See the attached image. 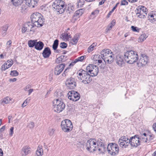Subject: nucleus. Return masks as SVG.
<instances>
[{
    "mask_svg": "<svg viewBox=\"0 0 156 156\" xmlns=\"http://www.w3.org/2000/svg\"><path fill=\"white\" fill-rule=\"evenodd\" d=\"M55 131V129H50L49 130V134L50 136L53 135Z\"/></svg>",
    "mask_w": 156,
    "mask_h": 156,
    "instance_id": "nucleus-48",
    "label": "nucleus"
},
{
    "mask_svg": "<svg viewBox=\"0 0 156 156\" xmlns=\"http://www.w3.org/2000/svg\"><path fill=\"white\" fill-rule=\"evenodd\" d=\"M13 129H14L13 127H11L10 129L9 135L11 136H12V135L13 133Z\"/></svg>",
    "mask_w": 156,
    "mask_h": 156,
    "instance_id": "nucleus-53",
    "label": "nucleus"
},
{
    "mask_svg": "<svg viewBox=\"0 0 156 156\" xmlns=\"http://www.w3.org/2000/svg\"><path fill=\"white\" fill-rule=\"evenodd\" d=\"M131 28L132 30L134 32H139V29L137 27H135L132 26L131 27Z\"/></svg>",
    "mask_w": 156,
    "mask_h": 156,
    "instance_id": "nucleus-43",
    "label": "nucleus"
},
{
    "mask_svg": "<svg viewBox=\"0 0 156 156\" xmlns=\"http://www.w3.org/2000/svg\"><path fill=\"white\" fill-rule=\"evenodd\" d=\"M23 0H12L14 5L16 7L19 6L23 3Z\"/></svg>",
    "mask_w": 156,
    "mask_h": 156,
    "instance_id": "nucleus-29",
    "label": "nucleus"
},
{
    "mask_svg": "<svg viewBox=\"0 0 156 156\" xmlns=\"http://www.w3.org/2000/svg\"><path fill=\"white\" fill-rule=\"evenodd\" d=\"M66 85L67 87L69 89H74L76 86V83L75 79L71 77L66 80Z\"/></svg>",
    "mask_w": 156,
    "mask_h": 156,
    "instance_id": "nucleus-15",
    "label": "nucleus"
},
{
    "mask_svg": "<svg viewBox=\"0 0 156 156\" xmlns=\"http://www.w3.org/2000/svg\"><path fill=\"white\" fill-rule=\"evenodd\" d=\"M148 18L151 23H154L156 21V14L153 12L148 14Z\"/></svg>",
    "mask_w": 156,
    "mask_h": 156,
    "instance_id": "nucleus-24",
    "label": "nucleus"
},
{
    "mask_svg": "<svg viewBox=\"0 0 156 156\" xmlns=\"http://www.w3.org/2000/svg\"><path fill=\"white\" fill-rule=\"evenodd\" d=\"M147 9L144 6L140 5L138 6L136 11V15L140 18H144L147 14Z\"/></svg>",
    "mask_w": 156,
    "mask_h": 156,
    "instance_id": "nucleus-10",
    "label": "nucleus"
},
{
    "mask_svg": "<svg viewBox=\"0 0 156 156\" xmlns=\"http://www.w3.org/2000/svg\"><path fill=\"white\" fill-rule=\"evenodd\" d=\"M102 57L99 55H93L92 57V58L93 61V62L95 64L97 63H101L102 62Z\"/></svg>",
    "mask_w": 156,
    "mask_h": 156,
    "instance_id": "nucleus-22",
    "label": "nucleus"
},
{
    "mask_svg": "<svg viewBox=\"0 0 156 156\" xmlns=\"http://www.w3.org/2000/svg\"><path fill=\"white\" fill-rule=\"evenodd\" d=\"M124 57L126 62L132 64L136 61L138 58L137 52L133 51H128L124 53Z\"/></svg>",
    "mask_w": 156,
    "mask_h": 156,
    "instance_id": "nucleus-3",
    "label": "nucleus"
},
{
    "mask_svg": "<svg viewBox=\"0 0 156 156\" xmlns=\"http://www.w3.org/2000/svg\"><path fill=\"white\" fill-rule=\"evenodd\" d=\"M60 47L62 48H66L67 47V44L65 42H62L60 44Z\"/></svg>",
    "mask_w": 156,
    "mask_h": 156,
    "instance_id": "nucleus-47",
    "label": "nucleus"
},
{
    "mask_svg": "<svg viewBox=\"0 0 156 156\" xmlns=\"http://www.w3.org/2000/svg\"><path fill=\"white\" fill-rule=\"evenodd\" d=\"M68 98L73 101H76L80 98V95L78 92L74 90L69 92L68 93Z\"/></svg>",
    "mask_w": 156,
    "mask_h": 156,
    "instance_id": "nucleus-13",
    "label": "nucleus"
},
{
    "mask_svg": "<svg viewBox=\"0 0 156 156\" xmlns=\"http://www.w3.org/2000/svg\"><path fill=\"white\" fill-rule=\"evenodd\" d=\"M116 63L120 67H122L124 66V62L123 61V58L120 55H117L116 58Z\"/></svg>",
    "mask_w": 156,
    "mask_h": 156,
    "instance_id": "nucleus-21",
    "label": "nucleus"
},
{
    "mask_svg": "<svg viewBox=\"0 0 156 156\" xmlns=\"http://www.w3.org/2000/svg\"><path fill=\"white\" fill-rule=\"evenodd\" d=\"M26 4L31 8L36 6L38 0H25Z\"/></svg>",
    "mask_w": 156,
    "mask_h": 156,
    "instance_id": "nucleus-20",
    "label": "nucleus"
},
{
    "mask_svg": "<svg viewBox=\"0 0 156 156\" xmlns=\"http://www.w3.org/2000/svg\"><path fill=\"white\" fill-rule=\"evenodd\" d=\"M34 126V123L33 122H30L28 124L27 126L30 129H33Z\"/></svg>",
    "mask_w": 156,
    "mask_h": 156,
    "instance_id": "nucleus-46",
    "label": "nucleus"
},
{
    "mask_svg": "<svg viewBox=\"0 0 156 156\" xmlns=\"http://www.w3.org/2000/svg\"><path fill=\"white\" fill-rule=\"evenodd\" d=\"M107 149L110 154L112 155H115L119 153V147L117 144L112 143L108 145Z\"/></svg>",
    "mask_w": 156,
    "mask_h": 156,
    "instance_id": "nucleus-9",
    "label": "nucleus"
},
{
    "mask_svg": "<svg viewBox=\"0 0 156 156\" xmlns=\"http://www.w3.org/2000/svg\"><path fill=\"white\" fill-rule=\"evenodd\" d=\"M79 36L77 34H76L74 36L72 40L71 43L73 44H76L78 42Z\"/></svg>",
    "mask_w": 156,
    "mask_h": 156,
    "instance_id": "nucleus-30",
    "label": "nucleus"
},
{
    "mask_svg": "<svg viewBox=\"0 0 156 156\" xmlns=\"http://www.w3.org/2000/svg\"><path fill=\"white\" fill-rule=\"evenodd\" d=\"M1 33L3 37H4L6 34V31L2 30Z\"/></svg>",
    "mask_w": 156,
    "mask_h": 156,
    "instance_id": "nucleus-57",
    "label": "nucleus"
},
{
    "mask_svg": "<svg viewBox=\"0 0 156 156\" xmlns=\"http://www.w3.org/2000/svg\"><path fill=\"white\" fill-rule=\"evenodd\" d=\"M51 54V52L49 47L45 48L43 51L42 54L44 58H48Z\"/></svg>",
    "mask_w": 156,
    "mask_h": 156,
    "instance_id": "nucleus-23",
    "label": "nucleus"
},
{
    "mask_svg": "<svg viewBox=\"0 0 156 156\" xmlns=\"http://www.w3.org/2000/svg\"><path fill=\"white\" fill-rule=\"evenodd\" d=\"M85 58V55L81 56L75 59L76 61L77 62H78V61H82L84 60V58Z\"/></svg>",
    "mask_w": 156,
    "mask_h": 156,
    "instance_id": "nucleus-42",
    "label": "nucleus"
},
{
    "mask_svg": "<svg viewBox=\"0 0 156 156\" xmlns=\"http://www.w3.org/2000/svg\"><path fill=\"white\" fill-rule=\"evenodd\" d=\"M148 61V57L145 54H142L137 61V64L139 67H142L147 64Z\"/></svg>",
    "mask_w": 156,
    "mask_h": 156,
    "instance_id": "nucleus-16",
    "label": "nucleus"
},
{
    "mask_svg": "<svg viewBox=\"0 0 156 156\" xmlns=\"http://www.w3.org/2000/svg\"><path fill=\"white\" fill-rule=\"evenodd\" d=\"M12 41L11 40H9L6 43V48L7 49H9L10 47L11 46Z\"/></svg>",
    "mask_w": 156,
    "mask_h": 156,
    "instance_id": "nucleus-44",
    "label": "nucleus"
},
{
    "mask_svg": "<svg viewBox=\"0 0 156 156\" xmlns=\"http://www.w3.org/2000/svg\"><path fill=\"white\" fill-rule=\"evenodd\" d=\"M61 127L64 132H69L72 130L73 125L70 120L66 119L62 122Z\"/></svg>",
    "mask_w": 156,
    "mask_h": 156,
    "instance_id": "nucleus-8",
    "label": "nucleus"
},
{
    "mask_svg": "<svg viewBox=\"0 0 156 156\" xmlns=\"http://www.w3.org/2000/svg\"><path fill=\"white\" fill-rule=\"evenodd\" d=\"M97 44L96 43H93L87 49V51L88 52L90 53L92 51L95 47L96 46Z\"/></svg>",
    "mask_w": 156,
    "mask_h": 156,
    "instance_id": "nucleus-36",
    "label": "nucleus"
},
{
    "mask_svg": "<svg viewBox=\"0 0 156 156\" xmlns=\"http://www.w3.org/2000/svg\"><path fill=\"white\" fill-rule=\"evenodd\" d=\"M37 42V40H29L28 41V44L30 47H33L35 45Z\"/></svg>",
    "mask_w": 156,
    "mask_h": 156,
    "instance_id": "nucleus-34",
    "label": "nucleus"
},
{
    "mask_svg": "<svg viewBox=\"0 0 156 156\" xmlns=\"http://www.w3.org/2000/svg\"><path fill=\"white\" fill-rule=\"evenodd\" d=\"M31 86L30 85L28 84L24 88V90L26 91H27L28 90L30 87Z\"/></svg>",
    "mask_w": 156,
    "mask_h": 156,
    "instance_id": "nucleus-55",
    "label": "nucleus"
},
{
    "mask_svg": "<svg viewBox=\"0 0 156 156\" xmlns=\"http://www.w3.org/2000/svg\"><path fill=\"white\" fill-rule=\"evenodd\" d=\"M84 10L83 9H80L77 10L74 13L75 16L79 17L81 16L83 13Z\"/></svg>",
    "mask_w": 156,
    "mask_h": 156,
    "instance_id": "nucleus-33",
    "label": "nucleus"
},
{
    "mask_svg": "<svg viewBox=\"0 0 156 156\" xmlns=\"http://www.w3.org/2000/svg\"><path fill=\"white\" fill-rule=\"evenodd\" d=\"M58 41L56 39L55 40L54 42V43L52 45V48L54 50H55L57 49L58 45Z\"/></svg>",
    "mask_w": 156,
    "mask_h": 156,
    "instance_id": "nucleus-37",
    "label": "nucleus"
},
{
    "mask_svg": "<svg viewBox=\"0 0 156 156\" xmlns=\"http://www.w3.org/2000/svg\"><path fill=\"white\" fill-rule=\"evenodd\" d=\"M119 4V3H117L115 5L113 8L110 11L109 13L108 14L107 16L108 17H109V16L112 13V12L114 11L116 9V7L117 6V5Z\"/></svg>",
    "mask_w": 156,
    "mask_h": 156,
    "instance_id": "nucleus-40",
    "label": "nucleus"
},
{
    "mask_svg": "<svg viewBox=\"0 0 156 156\" xmlns=\"http://www.w3.org/2000/svg\"><path fill=\"white\" fill-rule=\"evenodd\" d=\"M25 24H26V27H27L30 31L34 32V30H32V29L35 26L34 25L33 22H28L25 23Z\"/></svg>",
    "mask_w": 156,
    "mask_h": 156,
    "instance_id": "nucleus-28",
    "label": "nucleus"
},
{
    "mask_svg": "<svg viewBox=\"0 0 156 156\" xmlns=\"http://www.w3.org/2000/svg\"><path fill=\"white\" fill-rule=\"evenodd\" d=\"M55 62L57 64H59L61 62H62V58H61V56L58 57L56 58L55 60Z\"/></svg>",
    "mask_w": 156,
    "mask_h": 156,
    "instance_id": "nucleus-45",
    "label": "nucleus"
},
{
    "mask_svg": "<svg viewBox=\"0 0 156 156\" xmlns=\"http://www.w3.org/2000/svg\"><path fill=\"white\" fill-rule=\"evenodd\" d=\"M153 128L155 131L156 132V123L153 126Z\"/></svg>",
    "mask_w": 156,
    "mask_h": 156,
    "instance_id": "nucleus-63",
    "label": "nucleus"
},
{
    "mask_svg": "<svg viewBox=\"0 0 156 156\" xmlns=\"http://www.w3.org/2000/svg\"><path fill=\"white\" fill-rule=\"evenodd\" d=\"M72 109V108L71 107L69 106L67 107L66 110L68 114H69L70 113V112L71 111Z\"/></svg>",
    "mask_w": 156,
    "mask_h": 156,
    "instance_id": "nucleus-56",
    "label": "nucleus"
},
{
    "mask_svg": "<svg viewBox=\"0 0 156 156\" xmlns=\"http://www.w3.org/2000/svg\"><path fill=\"white\" fill-rule=\"evenodd\" d=\"M118 144L120 147L126 148L130 144V139L126 136H122L119 139Z\"/></svg>",
    "mask_w": 156,
    "mask_h": 156,
    "instance_id": "nucleus-12",
    "label": "nucleus"
},
{
    "mask_svg": "<svg viewBox=\"0 0 156 156\" xmlns=\"http://www.w3.org/2000/svg\"><path fill=\"white\" fill-rule=\"evenodd\" d=\"M10 100L11 99L9 97H6L2 100L1 104L3 105L8 104L10 102Z\"/></svg>",
    "mask_w": 156,
    "mask_h": 156,
    "instance_id": "nucleus-35",
    "label": "nucleus"
},
{
    "mask_svg": "<svg viewBox=\"0 0 156 156\" xmlns=\"http://www.w3.org/2000/svg\"><path fill=\"white\" fill-rule=\"evenodd\" d=\"M60 37L64 40H67L70 38H71V37L70 35H69L68 33H63L61 34Z\"/></svg>",
    "mask_w": 156,
    "mask_h": 156,
    "instance_id": "nucleus-31",
    "label": "nucleus"
},
{
    "mask_svg": "<svg viewBox=\"0 0 156 156\" xmlns=\"http://www.w3.org/2000/svg\"><path fill=\"white\" fill-rule=\"evenodd\" d=\"M54 10L59 14H61L64 11L65 7V2L62 0H55L52 5Z\"/></svg>",
    "mask_w": 156,
    "mask_h": 156,
    "instance_id": "nucleus-6",
    "label": "nucleus"
},
{
    "mask_svg": "<svg viewBox=\"0 0 156 156\" xmlns=\"http://www.w3.org/2000/svg\"><path fill=\"white\" fill-rule=\"evenodd\" d=\"M138 135H136L130 138V144L133 147H136L140 144V138Z\"/></svg>",
    "mask_w": 156,
    "mask_h": 156,
    "instance_id": "nucleus-14",
    "label": "nucleus"
},
{
    "mask_svg": "<svg viewBox=\"0 0 156 156\" xmlns=\"http://www.w3.org/2000/svg\"><path fill=\"white\" fill-rule=\"evenodd\" d=\"M17 80V79L16 78H14L13 79H9V81L10 82H14L16 81Z\"/></svg>",
    "mask_w": 156,
    "mask_h": 156,
    "instance_id": "nucleus-59",
    "label": "nucleus"
},
{
    "mask_svg": "<svg viewBox=\"0 0 156 156\" xmlns=\"http://www.w3.org/2000/svg\"><path fill=\"white\" fill-rule=\"evenodd\" d=\"M99 12V11L98 10H96L94 12H92L91 14L92 15H96L98 14Z\"/></svg>",
    "mask_w": 156,
    "mask_h": 156,
    "instance_id": "nucleus-52",
    "label": "nucleus"
},
{
    "mask_svg": "<svg viewBox=\"0 0 156 156\" xmlns=\"http://www.w3.org/2000/svg\"><path fill=\"white\" fill-rule=\"evenodd\" d=\"M8 27V26L7 25H5L2 28V30L7 31Z\"/></svg>",
    "mask_w": 156,
    "mask_h": 156,
    "instance_id": "nucleus-54",
    "label": "nucleus"
},
{
    "mask_svg": "<svg viewBox=\"0 0 156 156\" xmlns=\"http://www.w3.org/2000/svg\"><path fill=\"white\" fill-rule=\"evenodd\" d=\"M128 3V2L126 0H122L121 1V5H126Z\"/></svg>",
    "mask_w": 156,
    "mask_h": 156,
    "instance_id": "nucleus-49",
    "label": "nucleus"
},
{
    "mask_svg": "<svg viewBox=\"0 0 156 156\" xmlns=\"http://www.w3.org/2000/svg\"><path fill=\"white\" fill-rule=\"evenodd\" d=\"M5 129V126H3L0 129V132H2Z\"/></svg>",
    "mask_w": 156,
    "mask_h": 156,
    "instance_id": "nucleus-60",
    "label": "nucleus"
},
{
    "mask_svg": "<svg viewBox=\"0 0 156 156\" xmlns=\"http://www.w3.org/2000/svg\"><path fill=\"white\" fill-rule=\"evenodd\" d=\"M31 19L35 26L41 27L44 24V19L41 14L39 12L33 13L31 16Z\"/></svg>",
    "mask_w": 156,
    "mask_h": 156,
    "instance_id": "nucleus-4",
    "label": "nucleus"
},
{
    "mask_svg": "<svg viewBox=\"0 0 156 156\" xmlns=\"http://www.w3.org/2000/svg\"><path fill=\"white\" fill-rule=\"evenodd\" d=\"M30 100V98L29 97L27 98L23 103L22 105V107H24L27 105L28 103L29 102Z\"/></svg>",
    "mask_w": 156,
    "mask_h": 156,
    "instance_id": "nucleus-38",
    "label": "nucleus"
},
{
    "mask_svg": "<svg viewBox=\"0 0 156 156\" xmlns=\"http://www.w3.org/2000/svg\"><path fill=\"white\" fill-rule=\"evenodd\" d=\"M3 152L2 150L0 148V156H3Z\"/></svg>",
    "mask_w": 156,
    "mask_h": 156,
    "instance_id": "nucleus-64",
    "label": "nucleus"
},
{
    "mask_svg": "<svg viewBox=\"0 0 156 156\" xmlns=\"http://www.w3.org/2000/svg\"><path fill=\"white\" fill-rule=\"evenodd\" d=\"M13 64L12 60V59L8 60L2 66V70H5L6 69L10 67Z\"/></svg>",
    "mask_w": 156,
    "mask_h": 156,
    "instance_id": "nucleus-19",
    "label": "nucleus"
},
{
    "mask_svg": "<svg viewBox=\"0 0 156 156\" xmlns=\"http://www.w3.org/2000/svg\"><path fill=\"white\" fill-rule=\"evenodd\" d=\"M43 154V150L42 147L39 145L36 151L35 156H42Z\"/></svg>",
    "mask_w": 156,
    "mask_h": 156,
    "instance_id": "nucleus-25",
    "label": "nucleus"
},
{
    "mask_svg": "<svg viewBox=\"0 0 156 156\" xmlns=\"http://www.w3.org/2000/svg\"><path fill=\"white\" fill-rule=\"evenodd\" d=\"M106 0H102L101 2H99V5H102L105 2Z\"/></svg>",
    "mask_w": 156,
    "mask_h": 156,
    "instance_id": "nucleus-62",
    "label": "nucleus"
},
{
    "mask_svg": "<svg viewBox=\"0 0 156 156\" xmlns=\"http://www.w3.org/2000/svg\"><path fill=\"white\" fill-rule=\"evenodd\" d=\"M44 46V44L42 42H36L35 48L38 50H41L43 49Z\"/></svg>",
    "mask_w": 156,
    "mask_h": 156,
    "instance_id": "nucleus-26",
    "label": "nucleus"
},
{
    "mask_svg": "<svg viewBox=\"0 0 156 156\" xmlns=\"http://www.w3.org/2000/svg\"><path fill=\"white\" fill-rule=\"evenodd\" d=\"M86 146V149L91 152L96 151L99 153H104L107 149L106 145L100 139L97 140L90 139L87 141Z\"/></svg>",
    "mask_w": 156,
    "mask_h": 156,
    "instance_id": "nucleus-1",
    "label": "nucleus"
},
{
    "mask_svg": "<svg viewBox=\"0 0 156 156\" xmlns=\"http://www.w3.org/2000/svg\"><path fill=\"white\" fill-rule=\"evenodd\" d=\"M102 59L106 63L111 64L114 61V55L111 51L109 49H104L101 52Z\"/></svg>",
    "mask_w": 156,
    "mask_h": 156,
    "instance_id": "nucleus-2",
    "label": "nucleus"
},
{
    "mask_svg": "<svg viewBox=\"0 0 156 156\" xmlns=\"http://www.w3.org/2000/svg\"><path fill=\"white\" fill-rule=\"evenodd\" d=\"M77 77L84 84L89 83L92 79L90 75L87 72L83 70L80 69L77 73Z\"/></svg>",
    "mask_w": 156,
    "mask_h": 156,
    "instance_id": "nucleus-5",
    "label": "nucleus"
},
{
    "mask_svg": "<svg viewBox=\"0 0 156 156\" xmlns=\"http://www.w3.org/2000/svg\"><path fill=\"white\" fill-rule=\"evenodd\" d=\"M53 103L54 110L57 113L62 112L65 108V104L60 99H54Z\"/></svg>",
    "mask_w": 156,
    "mask_h": 156,
    "instance_id": "nucleus-7",
    "label": "nucleus"
},
{
    "mask_svg": "<svg viewBox=\"0 0 156 156\" xmlns=\"http://www.w3.org/2000/svg\"><path fill=\"white\" fill-rule=\"evenodd\" d=\"M115 21L113 20L112 22L109 23L107 27L105 30V33H107L108 32L110 31L112 28V27L115 26Z\"/></svg>",
    "mask_w": 156,
    "mask_h": 156,
    "instance_id": "nucleus-27",
    "label": "nucleus"
},
{
    "mask_svg": "<svg viewBox=\"0 0 156 156\" xmlns=\"http://www.w3.org/2000/svg\"><path fill=\"white\" fill-rule=\"evenodd\" d=\"M10 75L13 76H16L18 75L19 73L16 70L11 71L10 73Z\"/></svg>",
    "mask_w": 156,
    "mask_h": 156,
    "instance_id": "nucleus-41",
    "label": "nucleus"
},
{
    "mask_svg": "<svg viewBox=\"0 0 156 156\" xmlns=\"http://www.w3.org/2000/svg\"><path fill=\"white\" fill-rule=\"evenodd\" d=\"M31 151V148L28 146H25L23 147L21 151L22 156H26L30 153Z\"/></svg>",
    "mask_w": 156,
    "mask_h": 156,
    "instance_id": "nucleus-18",
    "label": "nucleus"
},
{
    "mask_svg": "<svg viewBox=\"0 0 156 156\" xmlns=\"http://www.w3.org/2000/svg\"><path fill=\"white\" fill-rule=\"evenodd\" d=\"M77 62L76 61V59H75L74 62H72L70 64L69 66L70 67L71 66H73Z\"/></svg>",
    "mask_w": 156,
    "mask_h": 156,
    "instance_id": "nucleus-58",
    "label": "nucleus"
},
{
    "mask_svg": "<svg viewBox=\"0 0 156 156\" xmlns=\"http://www.w3.org/2000/svg\"><path fill=\"white\" fill-rule=\"evenodd\" d=\"M86 70L87 72L90 73V76H96L98 74V67L93 64H89L86 68Z\"/></svg>",
    "mask_w": 156,
    "mask_h": 156,
    "instance_id": "nucleus-11",
    "label": "nucleus"
},
{
    "mask_svg": "<svg viewBox=\"0 0 156 156\" xmlns=\"http://www.w3.org/2000/svg\"><path fill=\"white\" fill-rule=\"evenodd\" d=\"M61 57L62 58V62H64L66 61L67 59V57L66 55H61Z\"/></svg>",
    "mask_w": 156,
    "mask_h": 156,
    "instance_id": "nucleus-50",
    "label": "nucleus"
},
{
    "mask_svg": "<svg viewBox=\"0 0 156 156\" xmlns=\"http://www.w3.org/2000/svg\"><path fill=\"white\" fill-rule=\"evenodd\" d=\"M79 18V17H78V16L77 17V16H75V15L74 14L72 20V21L73 22H74L75 21L77 20V19Z\"/></svg>",
    "mask_w": 156,
    "mask_h": 156,
    "instance_id": "nucleus-51",
    "label": "nucleus"
},
{
    "mask_svg": "<svg viewBox=\"0 0 156 156\" xmlns=\"http://www.w3.org/2000/svg\"><path fill=\"white\" fill-rule=\"evenodd\" d=\"M65 65L64 63H62L57 65L55 69V74L58 75L60 74L64 69Z\"/></svg>",
    "mask_w": 156,
    "mask_h": 156,
    "instance_id": "nucleus-17",
    "label": "nucleus"
},
{
    "mask_svg": "<svg viewBox=\"0 0 156 156\" xmlns=\"http://www.w3.org/2000/svg\"><path fill=\"white\" fill-rule=\"evenodd\" d=\"M147 37V35L145 33H143L140 36L139 39V42H142L144 41Z\"/></svg>",
    "mask_w": 156,
    "mask_h": 156,
    "instance_id": "nucleus-32",
    "label": "nucleus"
},
{
    "mask_svg": "<svg viewBox=\"0 0 156 156\" xmlns=\"http://www.w3.org/2000/svg\"><path fill=\"white\" fill-rule=\"evenodd\" d=\"M26 24L25 23L24 24L23 26L22 27V32L23 34L24 33L28 31L29 30L27 29V27H26Z\"/></svg>",
    "mask_w": 156,
    "mask_h": 156,
    "instance_id": "nucleus-39",
    "label": "nucleus"
},
{
    "mask_svg": "<svg viewBox=\"0 0 156 156\" xmlns=\"http://www.w3.org/2000/svg\"><path fill=\"white\" fill-rule=\"evenodd\" d=\"M28 91V95H30L31 93L34 91V89H30Z\"/></svg>",
    "mask_w": 156,
    "mask_h": 156,
    "instance_id": "nucleus-61",
    "label": "nucleus"
}]
</instances>
